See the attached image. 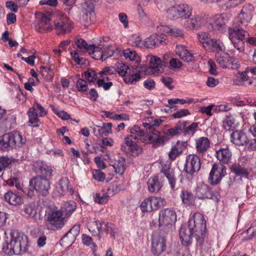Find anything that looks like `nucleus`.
Returning <instances> with one entry per match:
<instances>
[{"mask_svg": "<svg viewBox=\"0 0 256 256\" xmlns=\"http://www.w3.org/2000/svg\"><path fill=\"white\" fill-rule=\"evenodd\" d=\"M206 221L203 215L196 212L189 220L188 226L182 225L180 227L179 235L182 244L189 245L194 237L198 243L202 244L206 236Z\"/></svg>", "mask_w": 256, "mask_h": 256, "instance_id": "nucleus-1", "label": "nucleus"}, {"mask_svg": "<svg viewBox=\"0 0 256 256\" xmlns=\"http://www.w3.org/2000/svg\"><path fill=\"white\" fill-rule=\"evenodd\" d=\"M28 248V236L16 230L10 231L2 246L3 252L8 255L20 254L26 252Z\"/></svg>", "mask_w": 256, "mask_h": 256, "instance_id": "nucleus-2", "label": "nucleus"}, {"mask_svg": "<svg viewBox=\"0 0 256 256\" xmlns=\"http://www.w3.org/2000/svg\"><path fill=\"white\" fill-rule=\"evenodd\" d=\"M229 38L231 40L234 46L240 52L244 50V40L248 36V32L239 28L236 24H232L228 28Z\"/></svg>", "mask_w": 256, "mask_h": 256, "instance_id": "nucleus-3", "label": "nucleus"}, {"mask_svg": "<svg viewBox=\"0 0 256 256\" xmlns=\"http://www.w3.org/2000/svg\"><path fill=\"white\" fill-rule=\"evenodd\" d=\"M30 190L28 192V195L31 196L33 194V190H35L39 195L46 196L49 192L50 188V182L49 180L44 178L42 176H38L31 178L29 181Z\"/></svg>", "mask_w": 256, "mask_h": 256, "instance_id": "nucleus-4", "label": "nucleus"}, {"mask_svg": "<svg viewBox=\"0 0 256 256\" xmlns=\"http://www.w3.org/2000/svg\"><path fill=\"white\" fill-rule=\"evenodd\" d=\"M66 221V218L60 210H53L47 214L46 226L49 230H59L64 226Z\"/></svg>", "mask_w": 256, "mask_h": 256, "instance_id": "nucleus-5", "label": "nucleus"}, {"mask_svg": "<svg viewBox=\"0 0 256 256\" xmlns=\"http://www.w3.org/2000/svg\"><path fill=\"white\" fill-rule=\"evenodd\" d=\"M192 10V8L187 4L174 6L168 9L167 16L172 20L188 18L190 16Z\"/></svg>", "mask_w": 256, "mask_h": 256, "instance_id": "nucleus-6", "label": "nucleus"}, {"mask_svg": "<svg viewBox=\"0 0 256 256\" xmlns=\"http://www.w3.org/2000/svg\"><path fill=\"white\" fill-rule=\"evenodd\" d=\"M73 28V22L64 14H61L54 21V29L58 35L69 33Z\"/></svg>", "mask_w": 256, "mask_h": 256, "instance_id": "nucleus-7", "label": "nucleus"}, {"mask_svg": "<svg viewBox=\"0 0 256 256\" xmlns=\"http://www.w3.org/2000/svg\"><path fill=\"white\" fill-rule=\"evenodd\" d=\"M254 11V8L252 5L250 4L244 5L238 16L237 21L233 24H236L239 28L244 30L250 24Z\"/></svg>", "mask_w": 256, "mask_h": 256, "instance_id": "nucleus-8", "label": "nucleus"}, {"mask_svg": "<svg viewBox=\"0 0 256 256\" xmlns=\"http://www.w3.org/2000/svg\"><path fill=\"white\" fill-rule=\"evenodd\" d=\"M82 22L86 26L94 20V6L92 0H86L80 4Z\"/></svg>", "mask_w": 256, "mask_h": 256, "instance_id": "nucleus-9", "label": "nucleus"}, {"mask_svg": "<svg viewBox=\"0 0 256 256\" xmlns=\"http://www.w3.org/2000/svg\"><path fill=\"white\" fill-rule=\"evenodd\" d=\"M216 58L218 64L222 68L236 69L240 66L236 59L227 53L217 52Z\"/></svg>", "mask_w": 256, "mask_h": 256, "instance_id": "nucleus-10", "label": "nucleus"}, {"mask_svg": "<svg viewBox=\"0 0 256 256\" xmlns=\"http://www.w3.org/2000/svg\"><path fill=\"white\" fill-rule=\"evenodd\" d=\"M200 158L196 154H190L186 157L184 171L187 174L193 176L200 170Z\"/></svg>", "mask_w": 256, "mask_h": 256, "instance_id": "nucleus-11", "label": "nucleus"}, {"mask_svg": "<svg viewBox=\"0 0 256 256\" xmlns=\"http://www.w3.org/2000/svg\"><path fill=\"white\" fill-rule=\"evenodd\" d=\"M160 226H170L176 220V216L175 212L169 208H166L160 211L159 214Z\"/></svg>", "mask_w": 256, "mask_h": 256, "instance_id": "nucleus-12", "label": "nucleus"}, {"mask_svg": "<svg viewBox=\"0 0 256 256\" xmlns=\"http://www.w3.org/2000/svg\"><path fill=\"white\" fill-rule=\"evenodd\" d=\"M226 168L224 165L220 166L216 163L214 164L210 173L208 180L212 184H216L226 175Z\"/></svg>", "mask_w": 256, "mask_h": 256, "instance_id": "nucleus-13", "label": "nucleus"}, {"mask_svg": "<svg viewBox=\"0 0 256 256\" xmlns=\"http://www.w3.org/2000/svg\"><path fill=\"white\" fill-rule=\"evenodd\" d=\"M205 20L202 15H194L188 18H182L180 20L181 24L188 30L197 29L199 28Z\"/></svg>", "mask_w": 256, "mask_h": 256, "instance_id": "nucleus-14", "label": "nucleus"}, {"mask_svg": "<svg viewBox=\"0 0 256 256\" xmlns=\"http://www.w3.org/2000/svg\"><path fill=\"white\" fill-rule=\"evenodd\" d=\"M70 181L66 178H61L56 183L54 193L56 196H61L65 195L68 191L72 195L74 190L70 188Z\"/></svg>", "mask_w": 256, "mask_h": 256, "instance_id": "nucleus-15", "label": "nucleus"}, {"mask_svg": "<svg viewBox=\"0 0 256 256\" xmlns=\"http://www.w3.org/2000/svg\"><path fill=\"white\" fill-rule=\"evenodd\" d=\"M166 239L161 236H154L152 240V250L155 256H160L166 250Z\"/></svg>", "mask_w": 256, "mask_h": 256, "instance_id": "nucleus-16", "label": "nucleus"}, {"mask_svg": "<svg viewBox=\"0 0 256 256\" xmlns=\"http://www.w3.org/2000/svg\"><path fill=\"white\" fill-rule=\"evenodd\" d=\"M230 141L238 146L247 145L248 139L243 130H236L230 134Z\"/></svg>", "mask_w": 256, "mask_h": 256, "instance_id": "nucleus-17", "label": "nucleus"}, {"mask_svg": "<svg viewBox=\"0 0 256 256\" xmlns=\"http://www.w3.org/2000/svg\"><path fill=\"white\" fill-rule=\"evenodd\" d=\"M12 148H20L26 143V138L18 131L8 132Z\"/></svg>", "mask_w": 256, "mask_h": 256, "instance_id": "nucleus-18", "label": "nucleus"}, {"mask_svg": "<svg viewBox=\"0 0 256 256\" xmlns=\"http://www.w3.org/2000/svg\"><path fill=\"white\" fill-rule=\"evenodd\" d=\"M216 156L222 165L226 164L232 162V152L228 147L222 148L216 151Z\"/></svg>", "mask_w": 256, "mask_h": 256, "instance_id": "nucleus-19", "label": "nucleus"}, {"mask_svg": "<svg viewBox=\"0 0 256 256\" xmlns=\"http://www.w3.org/2000/svg\"><path fill=\"white\" fill-rule=\"evenodd\" d=\"M196 194L200 199L212 198V193L207 184H201L196 189Z\"/></svg>", "mask_w": 256, "mask_h": 256, "instance_id": "nucleus-20", "label": "nucleus"}, {"mask_svg": "<svg viewBox=\"0 0 256 256\" xmlns=\"http://www.w3.org/2000/svg\"><path fill=\"white\" fill-rule=\"evenodd\" d=\"M162 62L161 59L158 57L152 56L150 62V72L154 74L162 72L164 70V66Z\"/></svg>", "mask_w": 256, "mask_h": 256, "instance_id": "nucleus-21", "label": "nucleus"}, {"mask_svg": "<svg viewBox=\"0 0 256 256\" xmlns=\"http://www.w3.org/2000/svg\"><path fill=\"white\" fill-rule=\"evenodd\" d=\"M176 52L182 60L187 62H190L194 60V55L190 54L184 46H177L176 48Z\"/></svg>", "mask_w": 256, "mask_h": 256, "instance_id": "nucleus-22", "label": "nucleus"}, {"mask_svg": "<svg viewBox=\"0 0 256 256\" xmlns=\"http://www.w3.org/2000/svg\"><path fill=\"white\" fill-rule=\"evenodd\" d=\"M186 144L184 142L178 141L173 146L168 153V158L171 160H174L184 150Z\"/></svg>", "mask_w": 256, "mask_h": 256, "instance_id": "nucleus-23", "label": "nucleus"}, {"mask_svg": "<svg viewBox=\"0 0 256 256\" xmlns=\"http://www.w3.org/2000/svg\"><path fill=\"white\" fill-rule=\"evenodd\" d=\"M50 18L48 16H43L38 21L36 30L40 32H48L51 30L52 26L50 24Z\"/></svg>", "mask_w": 256, "mask_h": 256, "instance_id": "nucleus-24", "label": "nucleus"}, {"mask_svg": "<svg viewBox=\"0 0 256 256\" xmlns=\"http://www.w3.org/2000/svg\"><path fill=\"white\" fill-rule=\"evenodd\" d=\"M250 77L246 70L244 72H238L235 74L234 82L237 85H243L248 82V84L250 85L252 84V81L250 78Z\"/></svg>", "mask_w": 256, "mask_h": 256, "instance_id": "nucleus-25", "label": "nucleus"}, {"mask_svg": "<svg viewBox=\"0 0 256 256\" xmlns=\"http://www.w3.org/2000/svg\"><path fill=\"white\" fill-rule=\"evenodd\" d=\"M161 172L168 180L171 188L174 190L176 186V179L174 177L173 170L170 168V166L167 164L163 166Z\"/></svg>", "mask_w": 256, "mask_h": 256, "instance_id": "nucleus-26", "label": "nucleus"}, {"mask_svg": "<svg viewBox=\"0 0 256 256\" xmlns=\"http://www.w3.org/2000/svg\"><path fill=\"white\" fill-rule=\"evenodd\" d=\"M149 132L150 134L148 136V140L149 142L153 144L156 147L164 144V138L160 137V132L158 130L152 129Z\"/></svg>", "mask_w": 256, "mask_h": 256, "instance_id": "nucleus-27", "label": "nucleus"}, {"mask_svg": "<svg viewBox=\"0 0 256 256\" xmlns=\"http://www.w3.org/2000/svg\"><path fill=\"white\" fill-rule=\"evenodd\" d=\"M196 148L199 154H203L210 146V142L206 137H202L196 140Z\"/></svg>", "mask_w": 256, "mask_h": 256, "instance_id": "nucleus-28", "label": "nucleus"}, {"mask_svg": "<svg viewBox=\"0 0 256 256\" xmlns=\"http://www.w3.org/2000/svg\"><path fill=\"white\" fill-rule=\"evenodd\" d=\"M147 185L148 190L150 192H158L162 186V184L158 180V176L150 178Z\"/></svg>", "mask_w": 256, "mask_h": 256, "instance_id": "nucleus-29", "label": "nucleus"}, {"mask_svg": "<svg viewBox=\"0 0 256 256\" xmlns=\"http://www.w3.org/2000/svg\"><path fill=\"white\" fill-rule=\"evenodd\" d=\"M206 44V50L212 52H224L226 50L225 46L222 41L220 40H212L210 43Z\"/></svg>", "mask_w": 256, "mask_h": 256, "instance_id": "nucleus-30", "label": "nucleus"}, {"mask_svg": "<svg viewBox=\"0 0 256 256\" xmlns=\"http://www.w3.org/2000/svg\"><path fill=\"white\" fill-rule=\"evenodd\" d=\"M4 198L6 202L12 205L20 204L22 202V197L20 195L10 191L5 194Z\"/></svg>", "mask_w": 256, "mask_h": 256, "instance_id": "nucleus-31", "label": "nucleus"}, {"mask_svg": "<svg viewBox=\"0 0 256 256\" xmlns=\"http://www.w3.org/2000/svg\"><path fill=\"white\" fill-rule=\"evenodd\" d=\"M76 207V203L74 202L70 201L64 202L59 210L66 218L75 210Z\"/></svg>", "mask_w": 256, "mask_h": 256, "instance_id": "nucleus-32", "label": "nucleus"}, {"mask_svg": "<svg viewBox=\"0 0 256 256\" xmlns=\"http://www.w3.org/2000/svg\"><path fill=\"white\" fill-rule=\"evenodd\" d=\"M97 228L98 231V234L104 230L114 237L117 231V228L111 223H105L104 222L100 223V226H98Z\"/></svg>", "mask_w": 256, "mask_h": 256, "instance_id": "nucleus-33", "label": "nucleus"}, {"mask_svg": "<svg viewBox=\"0 0 256 256\" xmlns=\"http://www.w3.org/2000/svg\"><path fill=\"white\" fill-rule=\"evenodd\" d=\"M182 202L187 206H192L195 204V198L193 194L187 190H183L180 194Z\"/></svg>", "mask_w": 256, "mask_h": 256, "instance_id": "nucleus-34", "label": "nucleus"}, {"mask_svg": "<svg viewBox=\"0 0 256 256\" xmlns=\"http://www.w3.org/2000/svg\"><path fill=\"white\" fill-rule=\"evenodd\" d=\"M125 159L123 157H119L112 164L114 172L120 175L122 174L125 170Z\"/></svg>", "mask_w": 256, "mask_h": 256, "instance_id": "nucleus-35", "label": "nucleus"}, {"mask_svg": "<svg viewBox=\"0 0 256 256\" xmlns=\"http://www.w3.org/2000/svg\"><path fill=\"white\" fill-rule=\"evenodd\" d=\"M80 228L78 225L74 226L62 238V240L66 241L67 239H70L71 242H74L76 236L80 233Z\"/></svg>", "mask_w": 256, "mask_h": 256, "instance_id": "nucleus-36", "label": "nucleus"}, {"mask_svg": "<svg viewBox=\"0 0 256 256\" xmlns=\"http://www.w3.org/2000/svg\"><path fill=\"white\" fill-rule=\"evenodd\" d=\"M12 148L8 133L0 136V152L8 151Z\"/></svg>", "mask_w": 256, "mask_h": 256, "instance_id": "nucleus-37", "label": "nucleus"}, {"mask_svg": "<svg viewBox=\"0 0 256 256\" xmlns=\"http://www.w3.org/2000/svg\"><path fill=\"white\" fill-rule=\"evenodd\" d=\"M16 114L14 112H10L6 114V116L3 120V124L7 128H13L16 124Z\"/></svg>", "mask_w": 256, "mask_h": 256, "instance_id": "nucleus-38", "label": "nucleus"}, {"mask_svg": "<svg viewBox=\"0 0 256 256\" xmlns=\"http://www.w3.org/2000/svg\"><path fill=\"white\" fill-rule=\"evenodd\" d=\"M28 115L29 117L28 125L38 126L37 123L38 121V114L36 112V108L34 106L29 109L28 112Z\"/></svg>", "mask_w": 256, "mask_h": 256, "instance_id": "nucleus-39", "label": "nucleus"}, {"mask_svg": "<svg viewBox=\"0 0 256 256\" xmlns=\"http://www.w3.org/2000/svg\"><path fill=\"white\" fill-rule=\"evenodd\" d=\"M39 172L44 178H46L48 180L52 176V170L51 167L48 166L46 164H42L38 166Z\"/></svg>", "mask_w": 256, "mask_h": 256, "instance_id": "nucleus-40", "label": "nucleus"}, {"mask_svg": "<svg viewBox=\"0 0 256 256\" xmlns=\"http://www.w3.org/2000/svg\"><path fill=\"white\" fill-rule=\"evenodd\" d=\"M150 200L149 202L150 204V208L148 210H150V212L158 210L160 206L163 205L164 199L160 197H154L150 196Z\"/></svg>", "mask_w": 256, "mask_h": 256, "instance_id": "nucleus-41", "label": "nucleus"}, {"mask_svg": "<svg viewBox=\"0 0 256 256\" xmlns=\"http://www.w3.org/2000/svg\"><path fill=\"white\" fill-rule=\"evenodd\" d=\"M16 162V160L12 157L8 156L0 157V172L4 170L12 162Z\"/></svg>", "mask_w": 256, "mask_h": 256, "instance_id": "nucleus-42", "label": "nucleus"}, {"mask_svg": "<svg viewBox=\"0 0 256 256\" xmlns=\"http://www.w3.org/2000/svg\"><path fill=\"white\" fill-rule=\"evenodd\" d=\"M225 24L226 22L223 15L217 14L213 18L212 26L214 28L219 30L225 26Z\"/></svg>", "mask_w": 256, "mask_h": 256, "instance_id": "nucleus-43", "label": "nucleus"}, {"mask_svg": "<svg viewBox=\"0 0 256 256\" xmlns=\"http://www.w3.org/2000/svg\"><path fill=\"white\" fill-rule=\"evenodd\" d=\"M163 30L166 32L174 37H182L184 34L182 30L176 28H172L168 26H164Z\"/></svg>", "mask_w": 256, "mask_h": 256, "instance_id": "nucleus-44", "label": "nucleus"}, {"mask_svg": "<svg viewBox=\"0 0 256 256\" xmlns=\"http://www.w3.org/2000/svg\"><path fill=\"white\" fill-rule=\"evenodd\" d=\"M184 126L182 124L178 123L174 128L168 130L166 134L172 136L180 135L182 132Z\"/></svg>", "mask_w": 256, "mask_h": 256, "instance_id": "nucleus-45", "label": "nucleus"}, {"mask_svg": "<svg viewBox=\"0 0 256 256\" xmlns=\"http://www.w3.org/2000/svg\"><path fill=\"white\" fill-rule=\"evenodd\" d=\"M123 54L126 59H129L130 60H139V56L135 50L130 49H126L124 50Z\"/></svg>", "mask_w": 256, "mask_h": 256, "instance_id": "nucleus-46", "label": "nucleus"}, {"mask_svg": "<svg viewBox=\"0 0 256 256\" xmlns=\"http://www.w3.org/2000/svg\"><path fill=\"white\" fill-rule=\"evenodd\" d=\"M198 36L199 41L202 44L205 49H206V44L208 46V43H210V42H211L212 39H211L210 38L209 34L206 32H202L198 35Z\"/></svg>", "mask_w": 256, "mask_h": 256, "instance_id": "nucleus-47", "label": "nucleus"}, {"mask_svg": "<svg viewBox=\"0 0 256 256\" xmlns=\"http://www.w3.org/2000/svg\"><path fill=\"white\" fill-rule=\"evenodd\" d=\"M234 119L232 117L226 118L222 122V126L226 130H230L234 128Z\"/></svg>", "mask_w": 256, "mask_h": 256, "instance_id": "nucleus-48", "label": "nucleus"}, {"mask_svg": "<svg viewBox=\"0 0 256 256\" xmlns=\"http://www.w3.org/2000/svg\"><path fill=\"white\" fill-rule=\"evenodd\" d=\"M231 168L236 175L246 176L248 174L247 170L240 165L234 164Z\"/></svg>", "mask_w": 256, "mask_h": 256, "instance_id": "nucleus-49", "label": "nucleus"}, {"mask_svg": "<svg viewBox=\"0 0 256 256\" xmlns=\"http://www.w3.org/2000/svg\"><path fill=\"white\" fill-rule=\"evenodd\" d=\"M94 201L100 204H104L107 202L108 200V196L106 193L96 194L94 196Z\"/></svg>", "mask_w": 256, "mask_h": 256, "instance_id": "nucleus-50", "label": "nucleus"}, {"mask_svg": "<svg viewBox=\"0 0 256 256\" xmlns=\"http://www.w3.org/2000/svg\"><path fill=\"white\" fill-rule=\"evenodd\" d=\"M138 18L142 23H146L148 18L144 8L139 4L138 8Z\"/></svg>", "mask_w": 256, "mask_h": 256, "instance_id": "nucleus-51", "label": "nucleus"}, {"mask_svg": "<svg viewBox=\"0 0 256 256\" xmlns=\"http://www.w3.org/2000/svg\"><path fill=\"white\" fill-rule=\"evenodd\" d=\"M104 56L103 46L100 44L98 46H96L94 54L92 56L94 59H101L102 60H104Z\"/></svg>", "mask_w": 256, "mask_h": 256, "instance_id": "nucleus-52", "label": "nucleus"}, {"mask_svg": "<svg viewBox=\"0 0 256 256\" xmlns=\"http://www.w3.org/2000/svg\"><path fill=\"white\" fill-rule=\"evenodd\" d=\"M116 72L122 76H124L126 74H130V70L128 66L124 64H120Z\"/></svg>", "mask_w": 256, "mask_h": 256, "instance_id": "nucleus-53", "label": "nucleus"}, {"mask_svg": "<svg viewBox=\"0 0 256 256\" xmlns=\"http://www.w3.org/2000/svg\"><path fill=\"white\" fill-rule=\"evenodd\" d=\"M130 74V76L126 77L124 79V82L126 84H133L134 82L138 81L140 78V75L138 73Z\"/></svg>", "mask_w": 256, "mask_h": 256, "instance_id": "nucleus-54", "label": "nucleus"}, {"mask_svg": "<svg viewBox=\"0 0 256 256\" xmlns=\"http://www.w3.org/2000/svg\"><path fill=\"white\" fill-rule=\"evenodd\" d=\"M85 78L90 82H94L96 78V72L92 70H88L84 72Z\"/></svg>", "mask_w": 256, "mask_h": 256, "instance_id": "nucleus-55", "label": "nucleus"}, {"mask_svg": "<svg viewBox=\"0 0 256 256\" xmlns=\"http://www.w3.org/2000/svg\"><path fill=\"white\" fill-rule=\"evenodd\" d=\"M138 139V138L136 135L130 134L125 138L124 142L128 146L131 147L136 144Z\"/></svg>", "mask_w": 256, "mask_h": 256, "instance_id": "nucleus-56", "label": "nucleus"}, {"mask_svg": "<svg viewBox=\"0 0 256 256\" xmlns=\"http://www.w3.org/2000/svg\"><path fill=\"white\" fill-rule=\"evenodd\" d=\"M76 87L79 92H86L88 89V84L86 81L79 78L76 82Z\"/></svg>", "mask_w": 256, "mask_h": 256, "instance_id": "nucleus-57", "label": "nucleus"}, {"mask_svg": "<svg viewBox=\"0 0 256 256\" xmlns=\"http://www.w3.org/2000/svg\"><path fill=\"white\" fill-rule=\"evenodd\" d=\"M151 120H152V118H148V122H144L142 123L143 126L146 128L150 129V131H151L152 129H155L154 128V126H158L160 124L158 120H155L154 124L152 123Z\"/></svg>", "mask_w": 256, "mask_h": 256, "instance_id": "nucleus-58", "label": "nucleus"}, {"mask_svg": "<svg viewBox=\"0 0 256 256\" xmlns=\"http://www.w3.org/2000/svg\"><path fill=\"white\" fill-rule=\"evenodd\" d=\"M150 202V197L144 199L140 205V208L142 212H150V210H148V209L150 208V204L148 202Z\"/></svg>", "mask_w": 256, "mask_h": 256, "instance_id": "nucleus-59", "label": "nucleus"}, {"mask_svg": "<svg viewBox=\"0 0 256 256\" xmlns=\"http://www.w3.org/2000/svg\"><path fill=\"white\" fill-rule=\"evenodd\" d=\"M92 175L96 180L100 182H102L104 180V174L99 170H94L92 172Z\"/></svg>", "mask_w": 256, "mask_h": 256, "instance_id": "nucleus-60", "label": "nucleus"}, {"mask_svg": "<svg viewBox=\"0 0 256 256\" xmlns=\"http://www.w3.org/2000/svg\"><path fill=\"white\" fill-rule=\"evenodd\" d=\"M155 37L156 36L152 34L147 38L144 40V46L147 48H152L156 46V42L154 41Z\"/></svg>", "mask_w": 256, "mask_h": 256, "instance_id": "nucleus-61", "label": "nucleus"}, {"mask_svg": "<svg viewBox=\"0 0 256 256\" xmlns=\"http://www.w3.org/2000/svg\"><path fill=\"white\" fill-rule=\"evenodd\" d=\"M198 126V123L194 122L190 125L188 126L185 130L186 134H193L196 131Z\"/></svg>", "mask_w": 256, "mask_h": 256, "instance_id": "nucleus-62", "label": "nucleus"}, {"mask_svg": "<svg viewBox=\"0 0 256 256\" xmlns=\"http://www.w3.org/2000/svg\"><path fill=\"white\" fill-rule=\"evenodd\" d=\"M161 81L168 89L172 90L174 88V86L172 85L173 80L171 78L168 76L162 77L161 78Z\"/></svg>", "mask_w": 256, "mask_h": 256, "instance_id": "nucleus-63", "label": "nucleus"}, {"mask_svg": "<svg viewBox=\"0 0 256 256\" xmlns=\"http://www.w3.org/2000/svg\"><path fill=\"white\" fill-rule=\"evenodd\" d=\"M24 212L32 218H34L36 214V210L32 204L26 205L24 208Z\"/></svg>", "mask_w": 256, "mask_h": 256, "instance_id": "nucleus-64", "label": "nucleus"}]
</instances>
